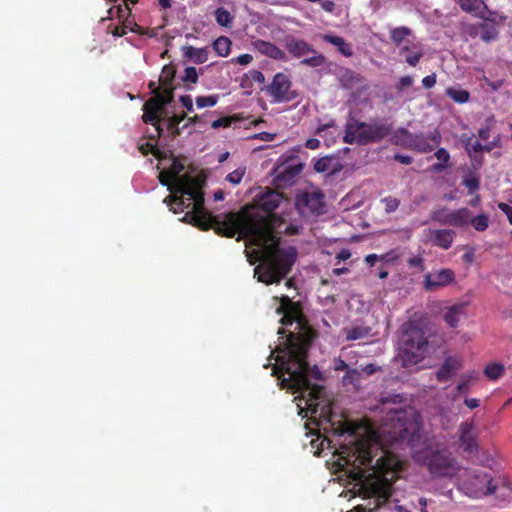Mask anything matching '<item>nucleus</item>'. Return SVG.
<instances>
[{"mask_svg": "<svg viewBox=\"0 0 512 512\" xmlns=\"http://www.w3.org/2000/svg\"><path fill=\"white\" fill-rule=\"evenodd\" d=\"M244 175H245V168H238V169L230 172L226 176V180L233 185H237L241 182Z\"/></svg>", "mask_w": 512, "mask_h": 512, "instance_id": "37998d69", "label": "nucleus"}, {"mask_svg": "<svg viewBox=\"0 0 512 512\" xmlns=\"http://www.w3.org/2000/svg\"><path fill=\"white\" fill-rule=\"evenodd\" d=\"M186 117L187 114L183 112L180 115H173L168 119L167 128L168 130L171 131L174 137L179 136L181 134V129L179 128V125L182 121L185 120Z\"/></svg>", "mask_w": 512, "mask_h": 512, "instance_id": "72a5a7b5", "label": "nucleus"}, {"mask_svg": "<svg viewBox=\"0 0 512 512\" xmlns=\"http://www.w3.org/2000/svg\"><path fill=\"white\" fill-rule=\"evenodd\" d=\"M470 486L475 493L481 495H492L497 490V485L493 483V477L481 471H475L469 479Z\"/></svg>", "mask_w": 512, "mask_h": 512, "instance_id": "4468645a", "label": "nucleus"}, {"mask_svg": "<svg viewBox=\"0 0 512 512\" xmlns=\"http://www.w3.org/2000/svg\"><path fill=\"white\" fill-rule=\"evenodd\" d=\"M459 446L464 452L472 454L479 449L477 443V433L473 421L462 422L458 429Z\"/></svg>", "mask_w": 512, "mask_h": 512, "instance_id": "f8f14e48", "label": "nucleus"}, {"mask_svg": "<svg viewBox=\"0 0 512 512\" xmlns=\"http://www.w3.org/2000/svg\"><path fill=\"white\" fill-rule=\"evenodd\" d=\"M246 77L250 79L252 82H257L260 84H263L265 82V76L264 74L259 70H250Z\"/></svg>", "mask_w": 512, "mask_h": 512, "instance_id": "de8ad7c7", "label": "nucleus"}, {"mask_svg": "<svg viewBox=\"0 0 512 512\" xmlns=\"http://www.w3.org/2000/svg\"><path fill=\"white\" fill-rule=\"evenodd\" d=\"M231 123H232V118L226 116V117H221V118L213 121L212 124H211V127L213 129H218V128H221V127L226 128V127H229L231 125Z\"/></svg>", "mask_w": 512, "mask_h": 512, "instance_id": "8fccbe9b", "label": "nucleus"}, {"mask_svg": "<svg viewBox=\"0 0 512 512\" xmlns=\"http://www.w3.org/2000/svg\"><path fill=\"white\" fill-rule=\"evenodd\" d=\"M185 165L177 158H173L167 169L169 178H173L169 185L170 195L164 199V203L170 207L173 213H186L182 221L190 223L204 231L212 219V213L204 207L203 180L188 174L181 175Z\"/></svg>", "mask_w": 512, "mask_h": 512, "instance_id": "20e7f679", "label": "nucleus"}, {"mask_svg": "<svg viewBox=\"0 0 512 512\" xmlns=\"http://www.w3.org/2000/svg\"><path fill=\"white\" fill-rule=\"evenodd\" d=\"M430 219L444 226L465 227L469 225L470 210L468 208L449 210L441 207L431 212Z\"/></svg>", "mask_w": 512, "mask_h": 512, "instance_id": "1a4fd4ad", "label": "nucleus"}, {"mask_svg": "<svg viewBox=\"0 0 512 512\" xmlns=\"http://www.w3.org/2000/svg\"><path fill=\"white\" fill-rule=\"evenodd\" d=\"M336 127V124H335V121L334 120H330L328 123H325V124H321L317 127L316 129V134L323 137L324 136V132L329 129V128H335Z\"/></svg>", "mask_w": 512, "mask_h": 512, "instance_id": "6e6d98bb", "label": "nucleus"}, {"mask_svg": "<svg viewBox=\"0 0 512 512\" xmlns=\"http://www.w3.org/2000/svg\"><path fill=\"white\" fill-rule=\"evenodd\" d=\"M323 41L330 43L337 47V50L344 56L350 57L353 54L352 45L348 43L344 38L337 35L325 34L322 35Z\"/></svg>", "mask_w": 512, "mask_h": 512, "instance_id": "b1692460", "label": "nucleus"}, {"mask_svg": "<svg viewBox=\"0 0 512 512\" xmlns=\"http://www.w3.org/2000/svg\"><path fill=\"white\" fill-rule=\"evenodd\" d=\"M231 40L226 36L218 37L212 44L215 52L222 57H226L231 50Z\"/></svg>", "mask_w": 512, "mask_h": 512, "instance_id": "7c9ffc66", "label": "nucleus"}, {"mask_svg": "<svg viewBox=\"0 0 512 512\" xmlns=\"http://www.w3.org/2000/svg\"><path fill=\"white\" fill-rule=\"evenodd\" d=\"M412 33L411 29H409L408 27H405V26H402V27H397V28H394L391 30V40L392 42L400 47L401 44L403 43L404 39L408 36H410Z\"/></svg>", "mask_w": 512, "mask_h": 512, "instance_id": "2f4dec72", "label": "nucleus"}, {"mask_svg": "<svg viewBox=\"0 0 512 512\" xmlns=\"http://www.w3.org/2000/svg\"><path fill=\"white\" fill-rule=\"evenodd\" d=\"M476 17L482 19L483 22H489L496 26L501 25L506 19L504 15L499 14L497 11L490 10L488 7L487 9H481Z\"/></svg>", "mask_w": 512, "mask_h": 512, "instance_id": "c85d7f7f", "label": "nucleus"}, {"mask_svg": "<svg viewBox=\"0 0 512 512\" xmlns=\"http://www.w3.org/2000/svg\"><path fill=\"white\" fill-rule=\"evenodd\" d=\"M408 266L410 268H418L419 271H423L425 269L424 260L421 256H413L410 257L407 261Z\"/></svg>", "mask_w": 512, "mask_h": 512, "instance_id": "49530a36", "label": "nucleus"}, {"mask_svg": "<svg viewBox=\"0 0 512 512\" xmlns=\"http://www.w3.org/2000/svg\"><path fill=\"white\" fill-rule=\"evenodd\" d=\"M256 137L262 141H272L275 138V134L269 132H260Z\"/></svg>", "mask_w": 512, "mask_h": 512, "instance_id": "338daca9", "label": "nucleus"}, {"mask_svg": "<svg viewBox=\"0 0 512 512\" xmlns=\"http://www.w3.org/2000/svg\"><path fill=\"white\" fill-rule=\"evenodd\" d=\"M498 26L490 24L489 22H482L479 24L481 30L480 38L482 41L489 43L494 41L499 36Z\"/></svg>", "mask_w": 512, "mask_h": 512, "instance_id": "bb28decb", "label": "nucleus"}, {"mask_svg": "<svg viewBox=\"0 0 512 512\" xmlns=\"http://www.w3.org/2000/svg\"><path fill=\"white\" fill-rule=\"evenodd\" d=\"M457 3L462 11L472 14L475 17L481 9H487V5L483 0H453Z\"/></svg>", "mask_w": 512, "mask_h": 512, "instance_id": "a878e982", "label": "nucleus"}, {"mask_svg": "<svg viewBox=\"0 0 512 512\" xmlns=\"http://www.w3.org/2000/svg\"><path fill=\"white\" fill-rule=\"evenodd\" d=\"M471 381L469 379H466L462 382H460L456 387L457 394H467L470 391Z\"/></svg>", "mask_w": 512, "mask_h": 512, "instance_id": "603ef678", "label": "nucleus"}, {"mask_svg": "<svg viewBox=\"0 0 512 512\" xmlns=\"http://www.w3.org/2000/svg\"><path fill=\"white\" fill-rule=\"evenodd\" d=\"M180 102L188 112L193 111V101L190 95H183L180 97Z\"/></svg>", "mask_w": 512, "mask_h": 512, "instance_id": "5fc2aeb1", "label": "nucleus"}, {"mask_svg": "<svg viewBox=\"0 0 512 512\" xmlns=\"http://www.w3.org/2000/svg\"><path fill=\"white\" fill-rule=\"evenodd\" d=\"M463 184L465 187L468 188L470 194L478 190L480 186L479 179L475 176H469L464 178Z\"/></svg>", "mask_w": 512, "mask_h": 512, "instance_id": "a18cd8bd", "label": "nucleus"}, {"mask_svg": "<svg viewBox=\"0 0 512 512\" xmlns=\"http://www.w3.org/2000/svg\"><path fill=\"white\" fill-rule=\"evenodd\" d=\"M198 72L195 67L190 66L185 68L184 76L182 77V81L185 83H197L198 82Z\"/></svg>", "mask_w": 512, "mask_h": 512, "instance_id": "79ce46f5", "label": "nucleus"}, {"mask_svg": "<svg viewBox=\"0 0 512 512\" xmlns=\"http://www.w3.org/2000/svg\"><path fill=\"white\" fill-rule=\"evenodd\" d=\"M469 150H472L474 152H482L483 150L490 151L492 148L489 146L482 145L479 141H475L471 148H468Z\"/></svg>", "mask_w": 512, "mask_h": 512, "instance_id": "680f3d73", "label": "nucleus"}, {"mask_svg": "<svg viewBox=\"0 0 512 512\" xmlns=\"http://www.w3.org/2000/svg\"><path fill=\"white\" fill-rule=\"evenodd\" d=\"M176 70L172 65H165L162 68L159 77V87L153 90V97L147 100L143 105L142 120L146 124H151L155 127L157 137H159L163 131L159 123L161 121V115L165 113V107L174 99L173 81Z\"/></svg>", "mask_w": 512, "mask_h": 512, "instance_id": "39448f33", "label": "nucleus"}, {"mask_svg": "<svg viewBox=\"0 0 512 512\" xmlns=\"http://www.w3.org/2000/svg\"><path fill=\"white\" fill-rule=\"evenodd\" d=\"M394 159L404 165H409L413 162V158L409 155L395 154Z\"/></svg>", "mask_w": 512, "mask_h": 512, "instance_id": "052dcab7", "label": "nucleus"}, {"mask_svg": "<svg viewBox=\"0 0 512 512\" xmlns=\"http://www.w3.org/2000/svg\"><path fill=\"white\" fill-rule=\"evenodd\" d=\"M469 224H471L476 231L482 232L488 228L489 219L486 214H480L476 217H472V214L470 213Z\"/></svg>", "mask_w": 512, "mask_h": 512, "instance_id": "4c0bfd02", "label": "nucleus"}, {"mask_svg": "<svg viewBox=\"0 0 512 512\" xmlns=\"http://www.w3.org/2000/svg\"><path fill=\"white\" fill-rule=\"evenodd\" d=\"M455 274L451 269H441L435 273H428L424 277L423 287L426 291H434L453 282Z\"/></svg>", "mask_w": 512, "mask_h": 512, "instance_id": "2eb2a0df", "label": "nucleus"}, {"mask_svg": "<svg viewBox=\"0 0 512 512\" xmlns=\"http://www.w3.org/2000/svg\"><path fill=\"white\" fill-rule=\"evenodd\" d=\"M400 345L404 365L419 363L428 350V340L424 329L412 322L405 323L402 326Z\"/></svg>", "mask_w": 512, "mask_h": 512, "instance_id": "0eeeda50", "label": "nucleus"}, {"mask_svg": "<svg viewBox=\"0 0 512 512\" xmlns=\"http://www.w3.org/2000/svg\"><path fill=\"white\" fill-rule=\"evenodd\" d=\"M466 304L458 303L448 308L444 315V320L451 328H456L460 318L465 314Z\"/></svg>", "mask_w": 512, "mask_h": 512, "instance_id": "5701e85b", "label": "nucleus"}, {"mask_svg": "<svg viewBox=\"0 0 512 512\" xmlns=\"http://www.w3.org/2000/svg\"><path fill=\"white\" fill-rule=\"evenodd\" d=\"M381 202L384 203L385 212L388 214L395 212L400 206V200L393 196L384 197Z\"/></svg>", "mask_w": 512, "mask_h": 512, "instance_id": "a19ab883", "label": "nucleus"}, {"mask_svg": "<svg viewBox=\"0 0 512 512\" xmlns=\"http://www.w3.org/2000/svg\"><path fill=\"white\" fill-rule=\"evenodd\" d=\"M331 162L332 160L329 157L320 158L315 162L314 169L317 172H327L330 169Z\"/></svg>", "mask_w": 512, "mask_h": 512, "instance_id": "c03bdc74", "label": "nucleus"}, {"mask_svg": "<svg viewBox=\"0 0 512 512\" xmlns=\"http://www.w3.org/2000/svg\"><path fill=\"white\" fill-rule=\"evenodd\" d=\"M159 181L163 186H167L169 188V185H172L173 183V178H169V173L167 170H164L159 173Z\"/></svg>", "mask_w": 512, "mask_h": 512, "instance_id": "13d9d810", "label": "nucleus"}, {"mask_svg": "<svg viewBox=\"0 0 512 512\" xmlns=\"http://www.w3.org/2000/svg\"><path fill=\"white\" fill-rule=\"evenodd\" d=\"M276 313L282 315L281 324L288 326L296 323V331L290 332L287 337V358L279 357V365L274 366L273 375L281 379V387L301 393L306 399V409L312 416L319 414L320 418L331 421V407L323 404L321 407L324 387L311 384L310 379L320 380L321 372L317 367L311 368L307 358L308 351L316 338V331L308 324L303 315L299 302L292 301L288 296L280 297V306Z\"/></svg>", "mask_w": 512, "mask_h": 512, "instance_id": "f03ea898", "label": "nucleus"}, {"mask_svg": "<svg viewBox=\"0 0 512 512\" xmlns=\"http://www.w3.org/2000/svg\"><path fill=\"white\" fill-rule=\"evenodd\" d=\"M413 84V78L411 76H403L399 79L396 89L398 91H404L406 88H409Z\"/></svg>", "mask_w": 512, "mask_h": 512, "instance_id": "09e8293b", "label": "nucleus"}, {"mask_svg": "<svg viewBox=\"0 0 512 512\" xmlns=\"http://www.w3.org/2000/svg\"><path fill=\"white\" fill-rule=\"evenodd\" d=\"M389 254H386V255H382V256H378L376 254H369L365 257V262L369 265V266H374V264L378 261V260H385L386 257L388 256Z\"/></svg>", "mask_w": 512, "mask_h": 512, "instance_id": "bf43d9fd", "label": "nucleus"}, {"mask_svg": "<svg viewBox=\"0 0 512 512\" xmlns=\"http://www.w3.org/2000/svg\"><path fill=\"white\" fill-rule=\"evenodd\" d=\"M505 372V367L503 364L498 362H492L486 365L484 368V375L491 381L498 380L500 377L503 376Z\"/></svg>", "mask_w": 512, "mask_h": 512, "instance_id": "c756f323", "label": "nucleus"}, {"mask_svg": "<svg viewBox=\"0 0 512 512\" xmlns=\"http://www.w3.org/2000/svg\"><path fill=\"white\" fill-rule=\"evenodd\" d=\"M302 164L281 165L277 168L275 179L281 183L289 184L301 173Z\"/></svg>", "mask_w": 512, "mask_h": 512, "instance_id": "4be33fe9", "label": "nucleus"}, {"mask_svg": "<svg viewBox=\"0 0 512 512\" xmlns=\"http://www.w3.org/2000/svg\"><path fill=\"white\" fill-rule=\"evenodd\" d=\"M442 136L438 129H434L428 136L414 134L410 150L419 153L432 152L441 143Z\"/></svg>", "mask_w": 512, "mask_h": 512, "instance_id": "ddd939ff", "label": "nucleus"}, {"mask_svg": "<svg viewBox=\"0 0 512 512\" xmlns=\"http://www.w3.org/2000/svg\"><path fill=\"white\" fill-rule=\"evenodd\" d=\"M392 132V125L384 120L371 123L359 121L355 118L348 119L345 125L343 142L346 144L367 145L383 140Z\"/></svg>", "mask_w": 512, "mask_h": 512, "instance_id": "423d86ee", "label": "nucleus"}, {"mask_svg": "<svg viewBox=\"0 0 512 512\" xmlns=\"http://www.w3.org/2000/svg\"><path fill=\"white\" fill-rule=\"evenodd\" d=\"M423 87L426 89H431L436 84V74L432 73L431 75L425 76L422 79Z\"/></svg>", "mask_w": 512, "mask_h": 512, "instance_id": "864d4df0", "label": "nucleus"}, {"mask_svg": "<svg viewBox=\"0 0 512 512\" xmlns=\"http://www.w3.org/2000/svg\"><path fill=\"white\" fill-rule=\"evenodd\" d=\"M422 57L423 53L421 51H417L414 53L407 54L405 60L410 66L415 67Z\"/></svg>", "mask_w": 512, "mask_h": 512, "instance_id": "3c124183", "label": "nucleus"}, {"mask_svg": "<svg viewBox=\"0 0 512 512\" xmlns=\"http://www.w3.org/2000/svg\"><path fill=\"white\" fill-rule=\"evenodd\" d=\"M310 54L313 55L311 57H306L303 60H301V65L316 68L323 66L326 63L325 56L321 53H318L316 50L315 52H310Z\"/></svg>", "mask_w": 512, "mask_h": 512, "instance_id": "c9c22d12", "label": "nucleus"}, {"mask_svg": "<svg viewBox=\"0 0 512 512\" xmlns=\"http://www.w3.org/2000/svg\"><path fill=\"white\" fill-rule=\"evenodd\" d=\"M254 47L262 55H265L274 60H278V61L287 60L286 53L272 42L259 39L254 42Z\"/></svg>", "mask_w": 512, "mask_h": 512, "instance_id": "aec40b11", "label": "nucleus"}, {"mask_svg": "<svg viewBox=\"0 0 512 512\" xmlns=\"http://www.w3.org/2000/svg\"><path fill=\"white\" fill-rule=\"evenodd\" d=\"M415 460L426 466L435 477H449L458 470L456 460L447 449H423L415 454Z\"/></svg>", "mask_w": 512, "mask_h": 512, "instance_id": "6e6552de", "label": "nucleus"}, {"mask_svg": "<svg viewBox=\"0 0 512 512\" xmlns=\"http://www.w3.org/2000/svg\"><path fill=\"white\" fill-rule=\"evenodd\" d=\"M292 82L284 73L274 75L272 82L266 87L269 96L274 103L290 102L297 97V93L291 90Z\"/></svg>", "mask_w": 512, "mask_h": 512, "instance_id": "9d476101", "label": "nucleus"}, {"mask_svg": "<svg viewBox=\"0 0 512 512\" xmlns=\"http://www.w3.org/2000/svg\"><path fill=\"white\" fill-rule=\"evenodd\" d=\"M234 61L239 65H248L253 61V56L251 54H241Z\"/></svg>", "mask_w": 512, "mask_h": 512, "instance_id": "4d7b16f0", "label": "nucleus"}, {"mask_svg": "<svg viewBox=\"0 0 512 512\" xmlns=\"http://www.w3.org/2000/svg\"><path fill=\"white\" fill-rule=\"evenodd\" d=\"M464 403L469 409H475L479 407L480 400L477 398H465Z\"/></svg>", "mask_w": 512, "mask_h": 512, "instance_id": "0e129e2a", "label": "nucleus"}, {"mask_svg": "<svg viewBox=\"0 0 512 512\" xmlns=\"http://www.w3.org/2000/svg\"><path fill=\"white\" fill-rule=\"evenodd\" d=\"M284 46L288 53L294 58H302L310 54V52H315V49L308 42L292 36L285 38Z\"/></svg>", "mask_w": 512, "mask_h": 512, "instance_id": "f3484780", "label": "nucleus"}, {"mask_svg": "<svg viewBox=\"0 0 512 512\" xmlns=\"http://www.w3.org/2000/svg\"><path fill=\"white\" fill-rule=\"evenodd\" d=\"M462 367V362L456 357H447L443 364L436 371V379L438 382L450 381L456 372Z\"/></svg>", "mask_w": 512, "mask_h": 512, "instance_id": "a211bd4d", "label": "nucleus"}, {"mask_svg": "<svg viewBox=\"0 0 512 512\" xmlns=\"http://www.w3.org/2000/svg\"><path fill=\"white\" fill-rule=\"evenodd\" d=\"M296 206L301 214L321 215L326 207L324 194L319 190L304 192L297 197Z\"/></svg>", "mask_w": 512, "mask_h": 512, "instance_id": "9b49d317", "label": "nucleus"}, {"mask_svg": "<svg viewBox=\"0 0 512 512\" xmlns=\"http://www.w3.org/2000/svg\"><path fill=\"white\" fill-rule=\"evenodd\" d=\"M341 470L359 485L364 498H374L375 508L386 504L393 492V484L402 471L400 460L377 443L356 440L339 450Z\"/></svg>", "mask_w": 512, "mask_h": 512, "instance_id": "7ed1b4c3", "label": "nucleus"}, {"mask_svg": "<svg viewBox=\"0 0 512 512\" xmlns=\"http://www.w3.org/2000/svg\"><path fill=\"white\" fill-rule=\"evenodd\" d=\"M413 136L408 129L402 127L394 132L393 140L396 145L411 149Z\"/></svg>", "mask_w": 512, "mask_h": 512, "instance_id": "cd10ccee", "label": "nucleus"}, {"mask_svg": "<svg viewBox=\"0 0 512 512\" xmlns=\"http://www.w3.org/2000/svg\"><path fill=\"white\" fill-rule=\"evenodd\" d=\"M405 415L402 411H396L392 416V420H396V424L393 426V430H384L391 434V440L393 442H402L410 437V429L407 423L404 421Z\"/></svg>", "mask_w": 512, "mask_h": 512, "instance_id": "dca6fc26", "label": "nucleus"}, {"mask_svg": "<svg viewBox=\"0 0 512 512\" xmlns=\"http://www.w3.org/2000/svg\"><path fill=\"white\" fill-rule=\"evenodd\" d=\"M435 157L441 163H435L433 165V169L437 172H440L448 167V162L450 161V154L445 148H439L435 152Z\"/></svg>", "mask_w": 512, "mask_h": 512, "instance_id": "f704fd0d", "label": "nucleus"}, {"mask_svg": "<svg viewBox=\"0 0 512 512\" xmlns=\"http://www.w3.org/2000/svg\"><path fill=\"white\" fill-rule=\"evenodd\" d=\"M216 22L222 27H230L233 21L231 13L224 7H219L214 12Z\"/></svg>", "mask_w": 512, "mask_h": 512, "instance_id": "473e14b6", "label": "nucleus"}, {"mask_svg": "<svg viewBox=\"0 0 512 512\" xmlns=\"http://www.w3.org/2000/svg\"><path fill=\"white\" fill-rule=\"evenodd\" d=\"M351 257V252L349 249H342L339 253L336 255V259L339 261H346Z\"/></svg>", "mask_w": 512, "mask_h": 512, "instance_id": "69168bd1", "label": "nucleus"}, {"mask_svg": "<svg viewBox=\"0 0 512 512\" xmlns=\"http://www.w3.org/2000/svg\"><path fill=\"white\" fill-rule=\"evenodd\" d=\"M339 81L341 87L344 89H359L362 87L365 79L359 73L348 68H344L340 70Z\"/></svg>", "mask_w": 512, "mask_h": 512, "instance_id": "412c9836", "label": "nucleus"}, {"mask_svg": "<svg viewBox=\"0 0 512 512\" xmlns=\"http://www.w3.org/2000/svg\"><path fill=\"white\" fill-rule=\"evenodd\" d=\"M183 55L191 59L195 64H203L208 60L209 51L206 47L195 48L193 46L183 47Z\"/></svg>", "mask_w": 512, "mask_h": 512, "instance_id": "393cba45", "label": "nucleus"}, {"mask_svg": "<svg viewBox=\"0 0 512 512\" xmlns=\"http://www.w3.org/2000/svg\"><path fill=\"white\" fill-rule=\"evenodd\" d=\"M456 237L452 229H435L429 231V239L434 246L448 250Z\"/></svg>", "mask_w": 512, "mask_h": 512, "instance_id": "6ab92c4d", "label": "nucleus"}, {"mask_svg": "<svg viewBox=\"0 0 512 512\" xmlns=\"http://www.w3.org/2000/svg\"><path fill=\"white\" fill-rule=\"evenodd\" d=\"M370 328L363 326H356L346 330L347 340H358L369 335Z\"/></svg>", "mask_w": 512, "mask_h": 512, "instance_id": "e433bc0d", "label": "nucleus"}, {"mask_svg": "<svg viewBox=\"0 0 512 512\" xmlns=\"http://www.w3.org/2000/svg\"><path fill=\"white\" fill-rule=\"evenodd\" d=\"M479 25L471 24L467 26L466 33L471 37H476L478 35Z\"/></svg>", "mask_w": 512, "mask_h": 512, "instance_id": "774afa93", "label": "nucleus"}, {"mask_svg": "<svg viewBox=\"0 0 512 512\" xmlns=\"http://www.w3.org/2000/svg\"><path fill=\"white\" fill-rule=\"evenodd\" d=\"M358 375H359V373H358V371H357V370H355V369L350 370V369H349V370L347 371L346 375L343 377V380H344L345 382H350V383H352V382H353V380H354L355 378H357V377H358Z\"/></svg>", "mask_w": 512, "mask_h": 512, "instance_id": "e2e57ef3", "label": "nucleus"}, {"mask_svg": "<svg viewBox=\"0 0 512 512\" xmlns=\"http://www.w3.org/2000/svg\"><path fill=\"white\" fill-rule=\"evenodd\" d=\"M218 100L219 96L217 94L209 96H198L196 97V105L198 108L213 107L217 104Z\"/></svg>", "mask_w": 512, "mask_h": 512, "instance_id": "ea45409f", "label": "nucleus"}, {"mask_svg": "<svg viewBox=\"0 0 512 512\" xmlns=\"http://www.w3.org/2000/svg\"><path fill=\"white\" fill-rule=\"evenodd\" d=\"M447 95L457 103H466L469 100V92L463 89L448 88Z\"/></svg>", "mask_w": 512, "mask_h": 512, "instance_id": "58836bf2", "label": "nucleus"}, {"mask_svg": "<svg viewBox=\"0 0 512 512\" xmlns=\"http://www.w3.org/2000/svg\"><path fill=\"white\" fill-rule=\"evenodd\" d=\"M283 194L267 189L254 198L252 205L243 207L239 212H227L214 215L204 231L213 229L222 237L237 240L248 239L250 244L260 248L262 262L254 269L258 281L267 285L280 283L292 269L297 259L295 247H280V237L275 233L282 219L274 214L281 202Z\"/></svg>", "mask_w": 512, "mask_h": 512, "instance_id": "f257e3e1", "label": "nucleus"}]
</instances>
